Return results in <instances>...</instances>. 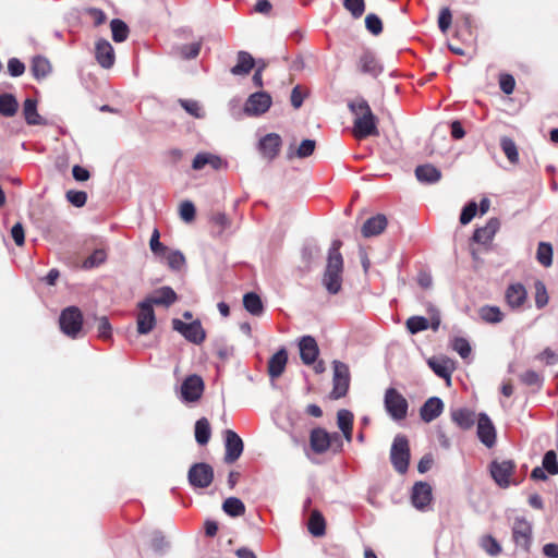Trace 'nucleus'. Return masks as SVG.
<instances>
[{"label":"nucleus","instance_id":"obj_1","mask_svg":"<svg viewBox=\"0 0 558 558\" xmlns=\"http://www.w3.org/2000/svg\"><path fill=\"white\" fill-rule=\"evenodd\" d=\"M350 111L354 114L353 134L356 138H366L379 134L377 117L372 112L368 102L359 98L349 104Z\"/></svg>","mask_w":558,"mask_h":558},{"label":"nucleus","instance_id":"obj_2","mask_svg":"<svg viewBox=\"0 0 558 558\" xmlns=\"http://www.w3.org/2000/svg\"><path fill=\"white\" fill-rule=\"evenodd\" d=\"M341 245L342 243L339 240L332 242L322 280L323 286L330 294H337L342 286L343 258L340 253Z\"/></svg>","mask_w":558,"mask_h":558},{"label":"nucleus","instance_id":"obj_3","mask_svg":"<svg viewBox=\"0 0 558 558\" xmlns=\"http://www.w3.org/2000/svg\"><path fill=\"white\" fill-rule=\"evenodd\" d=\"M59 325L65 336L72 339L78 338L83 328V314L81 310L76 306L64 308L60 314Z\"/></svg>","mask_w":558,"mask_h":558},{"label":"nucleus","instance_id":"obj_4","mask_svg":"<svg viewBox=\"0 0 558 558\" xmlns=\"http://www.w3.org/2000/svg\"><path fill=\"white\" fill-rule=\"evenodd\" d=\"M384 407L388 415L393 421H402L408 415V400L397 389L392 387H389L385 391Z\"/></svg>","mask_w":558,"mask_h":558},{"label":"nucleus","instance_id":"obj_5","mask_svg":"<svg viewBox=\"0 0 558 558\" xmlns=\"http://www.w3.org/2000/svg\"><path fill=\"white\" fill-rule=\"evenodd\" d=\"M390 461L395 470L400 474L408 471L410 462V448L408 438L404 435H397L390 450Z\"/></svg>","mask_w":558,"mask_h":558},{"label":"nucleus","instance_id":"obj_6","mask_svg":"<svg viewBox=\"0 0 558 558\" xmlns=\"http://www.w3.org/2000/svg\"><path fill=\"white\" fill-rule=\"evenodd\" d=\"M333 377H332V390L330 397L332 399H340L348 392L350 386V372L345 363L340 361H333Z\"/></svg>","mask_w":558,"mask_h":558},{"label":"nucleus","instance_id":"obj_7","mask_svg":"<svg viewBox=\"0 0 558 558\" xmlns=\"http://www.w3.org/2000/svg\"><path fill=\"white\" fill-rule=\"evenodd\" d=\"M172 328L194 344H201L206 338V332L199 320L184 323L179 318H173Z\"/></svg>","mask_w":558,"mask_h":558},{"label":"nucleus","instance_id":"obj_8","mask_svg":"<svg viewBox=\"0 0 558 558\" xmlns=\"http://www.w3.org/2000/svg\"><path fill=\"white\" fill-rule=\"evenodd\" d=\"M187 480L195 488H206L213 483L214 469L205 462L194 463L189 470Z\"/></svg>","mask_w":558,"mask_h":558},{"label":"nucleus","instance_id":"obj_9","mask_svg":"<svg viewBox=\"0 0 558 558\" xmlns=\"http://www.w3.org/2000/svg\"><path fill=\"white\" fill-rule=\"evenodd\" d=\"M272 104L271 96L266 92H256L248 96L244 113L250 117H258L267 112Z\"/></svg>","mask_w":558,"mask_h":558},{"label":"nucleus","instance_id":"obj_10","mask_svg":"<svg viewBox=\"0 0 558 558\" xmlns=\"http://www.w3.org/2000/svg\"><path fill=\"white\" fill-rule=\"evenodd\" d=\"M512 538L515 546L524 553L530 551L532 543V525L524 518H517L512 526Z\"/></svg>","mask_w":558,"mask_h":558},{"label":"nucleus","instance_id":"obj_11","mask_svg":"<svg viewBox=\"0 0 558 558\" xmlns=\"http://www.w3.org/2000/svg\"><path fill=\"white\" fill-rule=\"evenodd\" d=\"M203 391L204 381L201 376L194 374L183 380L180 397L183 402H195L202 397Z\"/></svg>","mask_w":558,"mask_h":558},{"label":"nucleus","instance_id":"obj_12","mask_svg":"<svg viewBox=\"0 0 558 558\" xmlns=\"http://www.w3.org/2000/svg\"><path fill=\"white\" fill-rule=\"evenodd\" d=\"M515 469L512 460L493 461L490 463V474L496 484L502 488L510 485V477Z\"/></svg>","mask_w":558,"mask_h":558},{"label":"nucleus","instance_id":"obj_13","mask_svg":"<svg viewBox=\"0 0 558 558\" xmlns=\"http://www.w3.org/2000/svg\"><path fill=\"white\" fill-rule=\"evenodd\" d=\"M243 441L241 437L232 429H227L225 432V462L233 463L235 462L243 452Z\"/></svg>","mask_w":558,"mask_h":558},{"label":"nucleus","instance_id":"obj_14","mask_svg":"<svg viewBox=\"0 0 558 558\" xmlns=\"http://www.w3.org/2000/svg\"><path fill=\"white\" fill-rule=\"evenodd\" d=\"M206 167L218 171L228 168V162L220 156L208 151H201L195 155L192 161V169L196 171L204 170Z\"/></svg>","mask_w":558,"mask_h":558},{"label":"nucleus","instance_id":"obj_15","mask_svg":"<svg viewBox=\"0 0 558 558\" xmlns=\"http://www.w3.org/2000/svg\"><path fill=\"white\" fill-rule=\"evenodd\" d=\"M137 332L140 335L149 333L156 326V316L154 308L144 300L138 303V313L136 317Z\"/></svg>","mask_w":558,"mask_h":558},{"label":"nucleus","instance_id":"obj_16","mask_svg":"<svg viewBox=\"0 0 558 558\" xmlns=\"http://www.w3.org/2000/svg\"><path fill=\"white\" fill-rule=\"evenodd\" d=\"M477 437L487 448H492L496 444V429L486 413H480L478 415Z\"/></svg>","mask_w":558,"mask_h":558},{"label":"nucleus","instance_id":"obj_17","mask_svg":"<svg viewBox=\"0 0 558 558\" xmlns=\"http://www.w3.org/2000/svg\"><path fill=\"white\" fill-rule=\"evenodd\" d=\"M357 68L361 73L377 77L383 72V66L374 52L364 50L359 58Z\"/></svg>","mask_w":558,"mask_h":558},{"label":"nucleus","instance_id":"obj_18","mask_svg":"<svg viewBox=\"0 0 558 558\" xmlns=\"http://www.w3.org/2000/svg\"><path fill=\"white\" fill-rule=\"evenodd\" d=\"M299 349L300 357L305 365H312L316 362L319 349L312 336H303L299 341Z\"/></svg>","mask_w":558,"mask_h":558},{"label":"nucleus","instance_id":"obj_19","mask_svg":"<svg viewBox=\"0 0 558 558\" xmlns=\"http://www.w3.org/2000/svg\"><path fill=\"white\" fill-rule=\"evenodd\" d=\"M411 500L413 506L418 510H425V508L432 501V487L428 483L417 482L412 488Z\"/></svg>","mask_w":558,"mask_h":558},{"label":"nucleus","instance_id":"obj_20","mask_svg":"<svg viewBox=\"0 0 558 558\" xmlns=\"http://www.w3.org/2000/svg\"><path fill=\"white\" fill-rule=\"evenodd\" d=\"M95 57L104 69H110L116 60L112 45L107 39H98L95 46Z\"/></svg>","mask_w":558,"mask_h":558},{"label":"nucleus","instance_id":"obj_21","mask_svg":"<svg viewBox=\"0 0 558 558\" xmlns=\"http://www.w3.org/2000/svg\"><path fill=\"white\" fill-rule=\"evenodd\" d=\"M505 299L510 308L519 310L527 299V291L522 283H512L506 289Z\"/></svg>","mask_w":558,"mask_h":558},{"label":"nucleus","instance_id":"obj_22","mask_svg":"<svg viewBox=\"0 0 558 558\" xmlns=\"http://www.w3.org/2000/svg\"><path fill=\"white\" fill-rule=\"evenodd\" d=\"M444 402L438 397L428 398L420 409L421 420L430 423L436 420L444 411Z\"/></svg>","mask_w":558,"mask_h":558},{"label":"nucleus","instance_id":"obj_23","mask_svg":"<svg viewBox=\"0 0 558 558\" xmlns=\"http://www.w3.org/2000/svg\"><path fill=\"white\" fill-rule=\"evenodd\" d=\"M145 302L153 307L154 305L170 306L177 301V293L170 287H161L157 289L153 295L147 296Z\"/></svg>","mask_w":558,"mask_h":558},{"label":"nucleus","instance_id":"obj_24","mask_svg":"<svg viewBox=\"0 0 558 558\" xmlns=\"http://www.w3.org/2000/svg\"><path fill=\"white\" fill-rule=\"evenodd\" d=\"M329 433L320 427L314 428L311 432L310 444L311 448L315 453L322 454L330 449V444L328 442Z\"/></svg>","mask_w":558,"mask_h":558},{"label":"nucleus","instance_id":"obj_25","mask_svg":"<svg viewBox=\"0 0 558 558\" xmlns=\"http://www.w3.org/2000/svg\"><path fill=\"white\" fill-rule=\"evenodd\" d=\"M499 220L497 218H490L484 227L477 228L473 233V240L476 243L487 244L489 243L497 230L499 229Z\"/></svg>","mask_w":558,"mask_h":558},{"label":"nucleus","instance_id":"obj_26","mask_svg":"<svg viewBox=\"0 0 558 558\" xmlns=\"http://www.w3.org/2000/svg\"><path fill=\"white\" fill-rule=\"evenodd\" d=\"M387 227V218L385 215L378 214L368 218L363 227L362 234L364 238H371L380 234Z\"/></svg>","mask_w":558,"mask_h":558},{"label":"nucleus","instance_id":"obj_27","mask_svg":"<svg viewBox=\"0 0 558 558\" xmlns=\"http://www.w3.org/2000/svg\"><path fill=\"white\" fill-rule=\"evenodd\" d=\"M281 145V137L276 133H269L259 141V148L265 157L274 159Z\"/></svg>","mask_w":558,"mask_h":558},{"label":"nucleus","instance_id":"obj_28","mask_svg":"<svg viewBox=\"0 0 558 558\" xmlns=\"http://www.w3.org/2000/svg\"><path fill=\"white\" fill-rule=\"evenodd\" d=\"M415 177L421 183L434 184L441 179V172L435 166L425 163L416 167Z\"/></svg>","mask_w":558,"mask_h":558},{"label":"nucleus","instance_id":"obj_29","mask_svg":"<svg viewBox=\"0 0 558 558\" xmlns=\"http://www.w3.org/2000/svg\"><path fill=\"white\" fill-rule=\"evenodd\" d=\"M288 362V353L284 348L280 349L276 352L268 362V374L271 378L279 377L287 365Z\"/></svg>","mask_w":558,"mask_h":558},{"label":"nucleus","instance_id":"obj_30","mask_svg":"<svg viewBox=\"0 0 558 558\" xmlns=\"http://www.w3.org/2000/svg\"><path fill=\"white\" fill-rule=\"evenodd\" d=\"M23 113L28 125H44L45 119L37 112V100L26 98L23 105Z\"/></svg>","mask_w":558,"mask_h":558},{"label":"nucleus","instance_id":"obj_31","mask_svg":"<svg viewBox=\"0 0 558 558\" xmlns=\"http://www.w3.org/2000/svg\"><path fill=\"white\" fill-rule=\"evenodd\" d=\"M450 415L451 420L462 429H469L474 425L475 414L466 408L453 409Z\"/></svg>","mask_w":558,"mask_h":558},{"label":"nucleus","instance_id":"obj_32","mask_svg":"<svg viewBox=\"0 0 558 558\" xmlns=\"http://www.w3.org/2000/svg\"><path fill=\"white\" fill-rule=\"evenodd\" d=\"M337 424L348 442L352 441L353 414L351 411L341 409L337 413Z\"/></svg>","mask_w":558,"mask_h":558},{"label":"nucleus","instance_id":"obj_33","mask_svg":"<svg viewBox=\"0 0 558 558\" xmlns=\"http://www.w3.org/2000/svg\"><path fill=\"white\" fill-rule=\"evenodd\" d=\"M255 65L254 58L246 51L238 52V62L231 68V73L233 75H246L251 72V70Z\"/></svg>","mask_w":558,"mask_h":558},{"label":"nucleus","instance_id":"obj_34","mask_svg":"<svg viewBox=\"0 0 558 558\" xmlns=\"http://www.w3.org/2000/svg\"><path fill=\"white\" fill-rule=\"evenodd\" d=\"M31 71L36 80H43L51 72V64L45 57L36 56L32 60Z\"/></svg>","mask_w":558,"mask_h":558},{"label":"nucleus","instance_id":"obj_35","mask_svg":"<svg viewBox=\"0 0 558 558\" xmlns=\"http://www.w3.org/2000/svg\"><path fill=\"white\" fill-rule=\"evenodd\" d=\"M478 315L482 320L488 324H497L504 319V313L498 306L484 305L478 310Z\"/></svg>","mask_w":558,"mask_h":558},{"label":"nucleus","instance_id":"obj_36","mask_svg":"<svg viewBox=\"0 0 558 558\" xmlns=\"http://www.w3.org/2000/svg\"><path fill=\"white\" fill-rule=\"evenodd\" d=\"M316 142L314 140H304L299 145L296 149H294L292 146L288 150V158L292 159L293 157L298 158H306L310 157L314 150H315Z\"/></svg>","mask_w":558,"mask_h":558},{"label":"nucleus","instance_id":"obj_37","mask_svg":"<svg viewBox=\"0 0 558 558\" xmlns=\"http://www.w3.org/2000/svg\"><path fill=\"white\" fill-rule=\"evenodd\" d=\"M243 305L254 316H259L264 312L263 302L259 295L254 292H248L243 296Z\"/></svg>","mask_w":558,"mask_h":558},{"label":"nucleus","instance_id":"obj_38","mask_svg":"<svg viewBox=\"0 0 558 558\" xmlns=\"http://www.w3.org/2000/svg\"><path fill=\"white\" fill-rule=\"evenodd\" d=\"M19 109V102L12 94L0 95V114L13 117Z\"/></svg>","mask_w":558,"mask_h":558},{"label":"nucleus","instance_id":"obj_39","mask_svg":"<svg viewBox=\"0 0 558 558\" xmlns=\"http://www.w3.org/2000/svg\"><path fill=\"white\" fill-rule=\"evenodd\" d=\"M222 510L230 517L235 518L245 513V505L236 497H229L222 504Z\"/></svg>","mask_w":558,"mask_h":558},{"label":"nucleus","instance_id":"obj_40","mask_svg":"<svg viewBox=\"0 0 558 558\" xmlns=\"http://www.w3.org/2000/svg\"><path fill=\"white\" fill-rule=\"evenodd\" d=\"M211 430L207 418L202 417L195 423V439L197 444L204 446L208 444L210 439Z\"/></svg>","mask_w":558,"mask_h":558},{"label":"nucleus","instance_id":"obj_41","mask_svg":"<svg viewBox=\"0 0 558 558\" xmlns=\"http://www.w3.org/2000/svg\"><path fill=\"white\" fill-rule=\"evenodd\" d=\"M307 527L313 536H323L326 530L324 517L318 511H313L310 517Z\"/></svg>","mask_w":558,"mask_h":558},{"label":"nucleus","instance_id":"obj_42","mask_svg":"<svg viewBox=\"0 0 558 558\" xmlns=\"http://www.w3.org/2000/svg\"><path fill=\"white\" fill-rule=\"evenodd\" d=\"M112 39L116 43H123L128 39L130 29L129 26L120 19H113L110 22Z\"/></svg>","mask_w":558,"mask_h":558},{"label":"nucleus","instance_id":"obj_43","mask_svg":"<svg viewBox=\"0 0 558 558\" xmlns=\"http://www.w3.org/2000/svg\"><path fill=\"white\" fill-rule=\"evenodd\" d=\"M407 329L411 335L428 329L429 320L424 316H411L405 322Z\"/></svg>","mask_w":558,"mask_h":558},{"label":"nucleus","instance_id":"obj_44","mask_svg":"<svg viewBox=\"0 0 558 558\" xmlns=\"http://www.w3.org/2000/svg\"><path fill=\"white\" fill-rule=\"evenodd\" d=\"M500 146L508 160L511 163H517L519 161V153L514 141L510 137L504 136L500 138Z\"/></svg>","mask_w":558,"mask_h":558},{"label":"nucleus","instance_id":"obj_45","mask_svg":"<svg viewBox=\"0 0 558 558\" xmlns=\"http://www.w3.org/2000/svg\"><path fill=\"white\" fill-rule=\"evenodd\" d=\"M519 378L523 385L536 387L537 389H541L544 383L543 376L533 369L525 371Z\"/></svg>","mask_w":558,"mask_h":558},{"label":"nucleus","instance_id":"obj_46","mask_svg":"<svg viewBox=\"0 0 558 558\" xmlns=\"http://www.w3.org/2000/svg\"><path fill=\"white\" fill-rule=\"evenodd\" d=\"M537 260L545 267H548L553 263V247L549 243L541 242L536 253Z\"/></svg>","mask_w":558,"mask_h":558},{"label":"nucleus","instance_id":"obj_47","mask_svg":"<svg viewBox=\"0 0 558 558\" xmlns=\"http://www.w3.org/2000/svg\"><path fill=\"white\" fill-rule=\"evenodd\" d=\"M167 259L168 266L172 270H181L185 265V257L180 251H167L166 255H163Z\"/></svg>","mask_w":558,"mask_h":558},{"label":"nucleus","instance_id":"obj_48","mask_svg":"<svg viewBox=\"0 0 558 558\" xmlns=\"http://www.w3.org/2000/svg\"><path fill=\"white\" fill-rule=\"evenodd\" d=\"M343 7L353 19H360L365 12L364 0H343Z\"/></svg>","mask_w":558,"mask_h":558},{"label":"nucleus","instance_id":"obj_49","mask_svg":"<svg viewBox=\"0 0 558 558\" xmlns=\"http://www.w3.org/2000/svg\"><path fill=\"white\" fill-rule=\"evenodd\" d=\"M542 464L545 471L548 472L550 475L558 474V461L556 452L554 450H549L544 454Z\"/></svg>","mask_w":558,"mask_h":558},{"label":"nucleus","instance_id":"obj_50","mask_svg":"<svg viewBox=\"0 0 558 558\" xmlns=\"http://www.w3.org/2000/svg\"><path fill=\"white\" fill-rule=\"evenodd\" d=\"M428 365L438 377L447 380L450 379L451 371L449 369L447 362L430 359L428 361Z\"/></svg>","mask_w":558,"mask_h":558},{"label":"nucleus","instance_id":"obj_51","mask_svg":"<svg viewBox=\"0 0 558 558\" xmlns=\"http://www.w3.org/2000/svg\"><path fill=\"white\" fill-rule=\"evenodd\" d=\"M180 104L185 109V111L194 118L201 119L205 117L204 110L202 109L198 101L181 99Z\"/></svg>","mask_w":558,"mask_h":558},{"label":"nucleus","instance_id":"obj_52","mask_svg":"<svg viewBox=\"0 0 558 558\" xmlns=\"http://www.w3.org/2000/svg\"><path fill=\"white\" fill-rule=\"evenodd\" d=\"M365 26L369 33L377 36L383 32L381 20L374 13H369L365 17Z\"/></svg>","mask_w":558,"mask_h":558},{"label":"nucleus","instance_id":"obj_53","mask_svg":"<svg viewBox=\"0 0 558 558\" xmlns=\"http://www.w3.org/2000/svg\"><path fill=\"white\" fill-rule=\"evenodd\" d=\"M452 349L462 357L468 359L471 354V345L465 338L458 337L453 340Z\"/></svg>","mask_w":558,"mask_h":558},{"label":"nucleus","instance_id":"obj_54","mask_svg":"<svg viewBox=\"0 0 558 558\" xmlns=\"http://www.w3.org/2000/svg\"><path fill=\"white\" fill-rule=\"evenodd\" d=\"M548 303V294L545 284L542 281L535 283V305L543 308Z\"/></svg>","mask_w":558,"mask_h":558},{"label":"nucleus","instance_id":"obj_55","mask_svg":"<svg viewBox=\"0 0 558 558\" xmlns=\"http://www.w3.org/2000/svg\"><path fill=\"white\" fill-rule=\"evenodd\" d=\"M159 238H160V234H159V231L157 229H155L153 231V234H151V238H150V241H149V246H150V250L151 252L157 255V256H163L166 255L168 248L167 246H165L160 241H159Z\"/></svg>","mask_w":558,"mask_h":558},{"label":"nucleus","instance_id":"obj_56","mask_svg":"<svg viewBox=\"0 0 558 558\" xmlns=\"http://www.w3.org/2000/svg\"><path fill=\"white\" fill-rule=\"evenodd\" d=\"M196 214V209L194 204L191 201H184L180 205V217L185 222H191L194 220Z\"/></svg>","mask_w":558,"mask_h":558},{"label":"nucleus","instance_id":"obj_57","mask_svg":"<svg viewBox=\"0 0 558 558\" xmlns=\"http://www.w3.org/2000/svg\"><path fill=\"white\" fill-rule=\"evenodd\" d=\"M319 250L315 245H307L302 248V259L305 264V271L311 270L312 260L317 257Z\"/></svg>","mask_w":558,"mask_h":558},{"label":"nucleus","instance_id":"obj_58","mask_svg":"<svg viewBox=\"0 0 558 558\" xmlns=\"http://www.w3.org/2000/svg\"><path fill=\"white\" fill-rule=\"evenodd\" d=\"M482 547L490 556H496L501 551L499 543L490 535L483 537Z\"/></svg>","mask_w":558,"mask_h":558},{"label":"nucleus","instance_id":"obj_59","mask_svg":"<svg viewBox=\"0 0 558 558\" xmlns=\"http://www.w3.org/2000/svg\"><path fill=\"white\" fill-rule=\"evenodd\" d=\"M66 199L75 207H83L87 201V194L83 191L70 190L66 192Z\"/></svg>","mask_w":558,"mask_h":558},{"label":"nucleus","instance_id":"obj_60","mask_svg":"<svg viewBox=\"0 0 558 558\" xmlns=\"http://www.w3.org/2000/svg\"><path fill=\"white\" fill-rule=\"evenodd\" d=\"M477 204L475 202L468 203L460 215V222L462 225H468L476 215Z\"/></svg>","mask_w":558,"mask_h":558},{"label":"nucleus","instance_id":"obj_61","mask_svg":"<svg viewBox=\"0 0 558 558\" xmlns=\"http://www.w3.org/2000/svg\"><path fill=\"white\" fill-rule=\"evenodd\" d=\"M452 22V14L449 8H442L438 16V27L442 33H446Z\"/></svg>","mask_w":558,"mask_h":558},{"label":"nucleus","instance_id":"obj_62","mask_svg":"<svg viewBox=\"0 0 558 558\" xmlns=\"http://www.w3.org/2000/svg\"><path fill=\"white\" fill-rule=\"evenodd\" d=\"M499 86L505 94H512L515 87L514 77L511 74H500Z\"/></svg>","mask_w":558,"mask_h":558},{"label":"nucleus","instance_id":"obj_63","mask_svg":"<svg viewBox=\"0 0 558 558\" xmlns=\"http://www.w3.org/2000/svg\"><path fill=\"white\" fill-rule=\"evenodd\" d=\"M8 72L11 76L19 77L25 72V65L17 58H11L8 61Z\"/></svg>","mask_w":558,"mask_h":558},{"label":"nucleus","instance_id":"obj_64","mask_svg":"<svg viewBox=\"0 0 558 558\" xmlns=\"http://www.w3.org/2000/svg\"><path fill=\"white\" fill-rule=\"evenodd\" d=\"M111 330H112V328L109 323V319L106 316L100 317L98 319V326H97L98 337L104 340L110 339Z\"/></svg>","mask_w":558,"mask_h":558}]
</instances>
